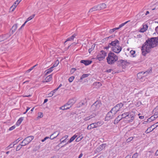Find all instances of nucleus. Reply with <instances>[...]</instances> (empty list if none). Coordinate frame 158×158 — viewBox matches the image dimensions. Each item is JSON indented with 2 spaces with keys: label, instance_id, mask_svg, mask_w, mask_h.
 Wrapping results in <instances>:
<instances>
[{
  "label": "nucleus",
  "instance_id": "1",
  "mask_svg": "<svg viewBox=\"0 0 158 158\" xmlns=\"http://www.w3.org/2000/svg\"><path fill=\"white\" fill-rule=\"evenodd\" d=\"M158 45V37L149 38L143 44L141 48L142 54L145 56L152 49Z\"/></svg>",
  "mask_w": 158,
  "mask_h": 158
},
{
  "label": "nucleus",
  "instance_id": "2",
  "mask_svg": "<svg viewBox=\"0 0 158 158\" xmlns=\"http://www.w3.org/2000/svg\"><path fill=\"white\" fill-rule=\"evenodd\" d=\"M119 41L117 40L111 41L107 46L105 48L106 49L111 48V50L117 53H118L122 50V47L119 45Z\"/></svg>",
  "mask_w": 158,
  "mask_h": 158
},
{
  "label": "nucleus",
  "instance_id": "3",
  "mask_svg": "<svg viewBox=\"0 0 158 158\" xmlns=\"http://www.w3.org/2000/svg\"><path fill=\"white\" fill-rule=\"evenodd\" d=\"M118 56L114 53L110 52L106 58L107 63L110 64H112L118 60Z\"/></svg>",
  "mask_w": 158,
  "mask_h": 158
},
{
  "label": "nucleus",
  "instance_id": "4",
  "mask_svg": "<svg viewBox=\"0 0 158 158\" xmlns=\"http://www.w3.org/2000/svg\"><path fill=\"white\" fill-rule=\"evenodd\" d=\"M123 104L122 103L118 104L113 107L111 110L114 112V113L116 114L123 106Z\"/></svg>",
  "mask_w": 158,
  "mask_h": 158
},
{
  "label": "nucleus",
  "instance_id": "5",
  "mask_svg": "<svg viewBox=\"0 0 158 158\" xmlns=\"http://www.w3.org/2000/svg\"><path fill=\"white\" fill-rule=\"evenodd\" d=\"M152 71V69H150V70L146 71L145 72H139V73H137V75L138 78L139 79H141L143 77H144V76H146L149 73H151Z\"/></svg>",
  "mask_w": 158,
  "mask_h": 158
},
{
  "label": "nucleus",
  "instance_id": "6",
  "mask_svg": "<svg viewBox=\"0 0 158 158\" xmlns=\"http://www.w3.org/2000/svg\"><path fill=\"white\" fill-rule=\"evenodd\" d=\"M106 55V52L103 50H101L99 54L97 56L96 58L99 61L102 60L105 58Z\"/></svg>",
  "mask_w": 158,
  "mask_h": 158
},
{
  "label": "nucleus",
  "instance_id": "7",
  "mask_svg": "<svg viewBox=\"0 0 158 158\" xmlns=\"http://www.w3.org/2000/svg\"><path fill=\"white\" fill-rule=\"evenodd\" d=\"M115 114L114 113V112L111 110L107 114L105 117V120L108 121L110 119L113 118L115 116Z\"/></svg>",
  "mask_w": 158,
  "mask_h": 158
},
{
  "label": "nucleus",
  "instance_id": "8",
  "mask_svg": "<svg viewBox=\"0 0 158 158\" xmlns=\"http://www.w3.org/2000/svg\"><path fill=\"white\" fill-rule=\"evenodd\" d=\"M34 138V136H28L23 140V143L25 144H27L33 139Z\"/></svg>",
  "mask_w": 158,
  "mask_h": 158
},
{
  "label": "nucleus",
  "instance_id": "9",
  "mask_svg": "<svg viewBox=\"0 0 158 158\" xmlns=\"http://www.w3.org/2000/svg\"><path fill=\"white\" fill-rule=\"evenodd\" d=\"M76 100L74 98L70 99L68 102L66 103L69 108L72 107L73 105L75 103Z\"/></svg>",
  "mask_w": 158,
  "mask_h": 158
},
{
  "label": "nucleus",
  "instance_id": "10",
  "mask_svg": "<svg viewBox=\"0 0 158 158\" xmlns=\"http://www.w3.org/2000/svg\"><path fill=\"white\" fill-rule=\"evenodd\" d=\"M78 135H77V134H75L74 135H73L72 137L71 138L70 140L67 143H66L64 145L62 146L61 147H63L65 146L67 144H68L69 143L72 142L73 141L74 139L77 137Z\"/></svg>",
  "mask_w": 158,
  "mask_h": 158
},
{
  "label": "nucleus",
  "instance_id": "11",
  "mask_svg": "<svg viewBox=\"0 0 158 158\" xmlns=\"http://www.w3.org/2000/svg\"><path fill=\"white\" fill-rule=\"evenodd\" d=\"M97 8L98 10L103 9L105 8L106 7V5L104 3H102L97 6Z\"/></svg>",
  "mask_w": 158,
  "mask_h": 158
},
{
  "label": "nucleus",
  "instance_id": "12",
  "mask_svg": "<svg viewBox=\"0 0 158 158\" xmlns=\"http://www.w3.org/2000/svg\"><path fill=\"white\" fill-rule=\"evenodd\" d=\"M80 62L84 64L85 65H88L91 64L92 62V61L88 60H81Z\"/></svg>",
  "mask_w": 158,
  "mask_h": 158
},
{
  "label": "nucleus",
  "instance_id": "13",
  "mask_svg": "<svg viewBox=\"0 0 158 158\" xmlns=\"http://www.w3.org/2000/svg\"><path fill=\"white\" fill-rule=\"evenodd\" d=\"M106 144L105 143L102 144L99 146L96 149L97 152H99L102 150L103 148H105Z\"/></svg>",
  "mask_w": 158,
  "mask_h": 158
},
{
  "label": "nucleus",
  "instance_id": "14",
  "mask_svg": "<svg viewBox=\"0 0 158 158\" xmlns=\"http://www.w3.org/2000/svg\"><path fill=\"white\" fill-rule=\"evenodd\" d=\"M10 35L8 34L5 35H4L0 36V42L4 41L8 38Z\"/></svg>",
  "mask_w": 158,
  "mask_h": 158
},
{
  "label": "nucleus",
  "instance_id": "15",
  "mask_svg": "<svg viewBox=\"0 0 158 158\" xmlns=\"http://www.w3.org/2000/svg\"><path fill=\"white\" fill-rule=\"evenodd\" d=\"M93 105H94L95 107H97L98 109H99L101 105V104L100 101H97L95 102Z\"/></svg>",
  "mask_w": 158,
  "mask_h": 158
},
{
  "label": "nucleus",
  "instance_id": "16",
  "mask_svg": "<svg viewBox=\"0 0 158 158\" xmlns=\"http://www.w3.org/2000/svg\"><path fill=\"white\" fill-rule=\"evenodd\" d=\"M148 26L147 25L145 24L143 25V27L140 30V31L142 32H144L145 31L148 29Z\"/></svg>",
  "mask_w": 158,
  "mask_h": 158
},
{
  "label": "nucleus",
  "instance_id": "17",
  "mask_svg": "<svg viewBox=\"0 0 158 158\" xmlns=\"http://www.w3.org/2000/svg\"><path fill=\"white\" fill-rule=\"evenodd\" d=\"M52 74H50L46 77L45 79V81H43V82H48L51 80L52 79Z\"/></svg>",
  "mask_w": 158,
  "mask_h": 158
},
{
  "label": "nucleus",
  "instance_id": "18",
  "mask_svg": "<svg viewBox=\"0 0 158 158\" xmlns=\"http://www.w3.org/2000/svg\"><path fill=\"white\" fill-rule=\"evenodd\" d=\"M17 24H15L12 27L11 29H10V30H12V34H13L15 31L16 29L17 28Z\"/></svg>",
  "mask_w": 158,
  "mask_h": 158
},
{
  "label": "nucleus",
  "instance_id": "19",
  "mask_svg": "<svg viewBox=\"0 0 158 158\" xmlns=\"http://www.w3.org/2000/svg\"><path fill=\"white\" fill-rule=\"evenodd\" d=\"M76 36V35L75 34H74L73 35L70 37L69 38L67 39L66 41L65 42V43L67 41L73 40L74 38Z\"/></svg>",
  "mask_w": 158,
  "mask_h": 158
},
{
  "label": "nucleus",
  "instance_id": "20",
  "mask_svg": "<svg viewBox=\"0 0 158 158\" xmlns=\"http://www.w3.org/2000/svg\"><path fill=\"white\" fill-rule=\"evenodd\" d=\"M17 3L15 1L11 6H10V9L12 8L11 11H13L17 6Z\"/></svg>",
  "mask_w": 158,
  "mask_h": 158
},
{
  "label": "nucleus",
  "instance_id": "21",
  "mask_svg": "<svg viewBox=\"0 0 158 158\" xmlns=\"http://www.w3.org/2000/svg\"><path fill=\"white\" fill-rule=\"evenodd\" d=\"M53 68H52V67L46 70L45 71V72H46L45 75H47L48 74L50 73H51L52 71V69Z\"/></svg>",
  "mask_w": 158,
  "mask_h": 158
},
{
  "label": "nucleus",
  "instance_id": "22",
  "mask_svg": "<svg viewBox=\"0 0 158 158\" xmlns=\"http://www.w3.org/2000/svg\"><path fill=\"white\" fill-rule=\"evenodd\" d=\"M57 132V131H55V132H54L52 134L50 135V137H49V138H50L51 139H54V138H56L59 135V133L57 135H56V136H55L54 137H53V136Z\"/></svg>",
  "mask_w": 158,
  "mask_h": 158
},
{
  "label": "nucleus",
  "instance_id": "23",
  "mask_svg": "<svg viewBox=\"0 0 158 158\" xmlns=\"http://www.w3.org/2000/svg\"><path fill=\"white\" fill-rule=\"evenodd\" d=\"M97 6H95L91 8L89 11L88 12H92L94 11H95L97 10H98V9L97 8Z\"/></svg>",
  "mask_w": 158,
  "mask_h": 158
},
{
  "label": "nucleus",
  "instance_id": "24",
  "mask_svg": "<svg viewBox=\"0 0 158 158\" xmlns=\"http://www.w3.org/2000/svg\"><path fill=\"white\" fill-rule=\"evenodd\" d=\"M129 112H125L124 114H123L121 115V118H125L126 117H129Z\"/></svg>",
  "mask_w": 158,
  "mask_h": 158
},
{
  "label": "nucleus",
  "instance_id": "25",
  "mask_svg": "<svg viewBox=\"0 0 158 158\" xmlns=\"http://www.w3.org/2000/svg\"><path fill=\"white\" fill-rule=\"evenodd\" d=\"M68 105H67V104L64 105V106H62L61 107H60V109L61 110H67L68 109H69L70 108L68 106V107H66Z\"/></svg>",
  "mask_w": 158,
  "mask_h": 158
},
{
  "label": "nucleus",
  "instance_id": "26",
  "mask_svg": "<svg viewBox=\"0 0 158 158\" xmlns=\"http://www.w3.org/2000/svg\"><path fill=\"white\" fill-rule=\"evenodd\" d=\"M99 109L97 108V107H95L94 105H92L91 106L90 109L91 111H97Z\"/></svg>",
  "mask_w": 158,
  "mask_h": 158
},
{
  "label": "nucleus",
  "instance_id": "27",
  "mask_svg": "<svg viewBox=\"0 0 158 158\" xmlns=\"http://www.w3.org/2000/svg\"><path fill=\"white\" fill-rule=\"evenodd\" d=\"M23 117H21L19 118V119L17 121L16 124L17 126H19L23 120Z\"/></svg>",
  "mask_w": 158,
  "mask_h": 158
},
{
  "label": "nucleus",
  "instance_id": "28",
  "mask_svg": "<svg viewBox=\"0 0 158 158\" xmlns=\"http://www.w3.org/2000/svg\"><path fill=\"white\" fill-rule=\"evenodd\" d=\"M122 118H121V116L120 115H119L118 116L117 118L115 119L114 121V123L115 124V122H116V123H118V122L121 119H122Z\"/></svg>",
  "mask_w": 158,
  "mask_h": 158
},
{
  "label": "nucleus",
  "instance_id": "29",
  "mask_svg": "<svg viewBox=\"0 0 158 158\" xmlns=\"http://www.w3.org/2000/svg\"><path fill=\"white\" fill-rule=\"evenodd\" d=\"M89 75L90 74H83L81 77V79L82 80L85 78L87 77H88Z\"/></svg>",
  "mask_w": 158,
  "mask_h": 158
},
{
  "label": "nucleus",
  "instance_id": "30",
  "mask_svg": "<svg viewBox=\"0 0 158 158\" xmlns=\"http://www.w3.org/2000/svg\"><path fill=\"white\" fill-rule=\"evenodd\" d=\"M95 44H93L92 45L91 48L89 49V53H90L93 50H94V48L95 47Z\"/></svg>",
  "mask_w": 158,
  "mask_h": 158
},
{
  "label": "nucleus",
  "instance_id": "31",
  "mask_svg": "<svg viewBox=\"0 0 158 158\" xmlns=\"http://www.w3.org/2000/svg\"><path fill=\"white\" fill-rule=\"evenodd\" d=\"M95 114H94V115H91V116H89L86 117L84 118V120L86 121L89 120L90 118H91L93 117H94L95 116Z\"/></svg>",
  "mask_w": 158,
  "mask_h": 158
},
{
  "label": "nucleus",
  "instance_id": "32",
  "mask_svg": "<svg viewBox=\"0 0 158 158\" xmlns=\"http://www.w3.org/2000/svg\"><path fill=\"white\" fill-rule=\"evenodd\" d=\"M35 15L33 14L31 16H30L29 17H28L26 21V22H27L28 21L31 20L35 16Z\"/></svg>",
  "mask_w": 158,
  "mask_h": 158
},
{
  "label": "nucleus",
  "instance_id": "33",
  "mask_svg": "<svg viewBox=\"0 0 158 158\" xmlns=\"http://www.w3.org/2000/svg\"><path fill=\"white\" fill-rule=\"evenodd\" d=\"M130 21L129 20L128 21L125 23H123L121 24L120 25H119V26L118 27H117L118 28V29H119V28H121L125 24H126L128 22H129Z\"/></svg>",
  "mask_w": 158,
  "mask_h": 158
},
{
  "label": "nucleus",
  "instance_id": "34",
  "mask_svg": "<svg viewBox=\"0 0 158 158\" xmlns=\"http://www.w3.org/2000/svg\"><path fill=\"white\" fill-rule=\"evenodd\" d=\"M130 21L129 20L128 21L125 23H123L121 24L120 25H119V26L118 27H117L118 28V29H119V28H121L125 24H126L128 22H129Z\"/></svg>",
  "mask_w": 158,
  "mask_h": 158
},
{
  "label": "nucleus",
  "instance_id": "35",
  "mask_svg": "<svg viewBox=\"0 0 158 158\" xmlns=\"http://www.w3.org/2000/svg\"><path fill=\"white\" fill-rule=\"evenodd\" d=\"M59 64V61L58 60H57L55 62L54 64H53V66H52V68H54L57 66Z\"/></svg>",
  "mask_w": 158,
  "mask_h": 158
},
{
  "label": "nucleus",
  "instance_id": "36",
  "mask_svg": "<svg viewBox=\"0 0 158 158\" xmlns=\"http://www.w3.org/2000/svg\"><path fill=\"white\" fill-rule=\"evenodd\" d=\"M116 64L118 66H122V60H120L118 61L117 60L116 62Z\"/></svg>",
  "mask_w": 158,
  "mask_h": 158
},
{
  "label": "nucleus",
  "instance_id": "37",
  "mask_svg": "<svg viewBox=\"0 0 158 158\" xmlns=\"http://www.w3.org/2000/svg\"><path fill=\"white\" fill-rule=\"evenodd\" d=\"M150 128H148L147 129V130L146 131H145V132L146 133V134H148V133H149L150 132L152 131L154 129H155V128L156 127H154V128H153V129H152V130H151L150 129Z\"/></svg>",
  "mask_w": 158,
  "mask_h": 158
},
{
  "label": "nucleus",
  "instance_id": "38",
  "mask_svg": "<svg viewBox=\"0 0 158 158\" xmlns=\"http://www.w3.org/2000/svg\"><path fill=\"white\" fill-rule=\"evenodd\" d=\"M22 145H21V144L19 145L16 148V151H18L20 149L22 148Z\"/></svg>",
  "mask_w": 158,
  "mask_h": 158
},
{
  "label": "nucleus",
  "instance_id": "39",
  "mask_svg": "<svg viewBox=\"0 0 158 158\" xmlns=\"http://www.w3.org/2000/svg\"><path fill=\"white\" fill-rule=\"evenodd\" d=\"M20 139V138H18L13 142V146H14L17 143H18L19 142V141L20 140L19 139Z\"/></svg>",
  "mask_w": 158,
  "mask_h": 158
},
{
  "label": "nucleus",
  "instance_id": "40",
  "mask_svg": "<svg viewBox=\"0 0 158 158\" xmlns=\"http://www.w3.org/2000/svg\"><path fill=\"white\" fill-rule=\"evenodd\" d=\"M128 62L124 60H122V66H124L126 65Z\"/></svg>",
  "mask_w": 158,
  "mask_h": 158
},
{
  "label": "nucleus",
  "instance_id": "41",
  "mask_svg": "<svg viewBox=\"0 0 158 158\" xmlns=\"http://www.w3.org/2000/svg\"><path fill=\"white\" fill-rule=\"evenodd\" d=\"M118 30V28L117 27L114 28L113 29H110V30L109 32L110 33L114 32L116 30Z\"/></svg>",
  "mask_w": 158,
  "mask_h": 158
},
{
  "label": "nucleus",
  "instance_id": "42",
  "mask_svg": "<svg viewBox=\"0 0 158 158\" xmlns=\"http://www.w3.org/2000/svg\"><path fill=\"white\" fill-rule=\"evenodd\" d=\"M56 91H54V89L53 91H51V93H50L49 94H48L49 97H51L54 94L55 92Z\"/></svg>",
  "mask_w": 158,
  "mask_h": 158
},
{
  "label": "nucleus",
  "instance_id": "43",
  "mask_svg": "<svg viewBox=\"0 0 158 158\" xmlns=\"http://www.w3.org/2000/svg\"><path fill=\"white\" fill-rule=\"evenodd\" d=\"M74 77L73 76H72L69 79V81L70 82H72L74 80Z\"/></svg>",
  "mask_w": 158,
  "mask_h": 158
},
{
  "label": "nucleus",
  "instance_id": "44",
  "mask_svg": "<svg viewBox=\"0 0 158 158\" xmlns=\"http://www.w3.org/2000/svg\"><path fill=\"white\" fill-rule=\"evenodd\" d=\"M138 153L137 152H136L135 154H134L133 156H132V158H137L138 156Z\"/></svg>",
  "mask_w": 158,
  "mask_h": 158
},
{
  "label": "nucleus",
  "instance_id": "45",
  "mask_svg": "<svg viewBox=\"0 0 158 158\" xmlns=\"http://www.w3.org/2000/svg\"><path fill=\"white\" fill-rule=\"evenodd\" d=\"M129 118H131L130 120H129V121L131 122H132L134 119V116H132L131 115H129Z\"/></svg>",
  "mask_w": 158,
  "mask_h": 158
},
{
  "label": "nucleus",
  "instance_id": "46",
  "mask_svg": "<svg viewBox=\"0 0 158 158\" xmlns=\"http://www.w3.org/2000/svg\"><path fill=\"white\" fill-rule=\"evenodd\" d=\"M133 139V137H131L128 138L127 140V142L128 143L129 142H130Z\"/></svg>",
  "mask_w": 158,
  "mask_h": 158
},
{
  "label": "nucleus",
  "instance_id": "47",
  "mask_svg": "<svg viewBox=\"0 0 158 158\" xmlns=\"http://www.w3.org/2000/svg\"><path fill=\"white\" fill-rule=\"evenodd\" d=\"M43 117V114L42 113H38V117L41 118Z\"/></svg>",
  "mask_w": 158,
  "mask_h": 158
},
{
  "label": "nucleus",
  "instance_id": "48",
  "mask_svg": "<svg viewBox=\"0 0 158 158\" xmlns=\"http://www.w3.org/2000/svg\"><path fill=\"white\" fill-rule=\"evenodd\" d=\"M83 137L81 138H80V137L77 138L76 139V141L77 142H79V141H81Z\"/></svg>",
  "mask_w": 158,
  "mask_h": 158
},
{
  "label": "nucleus",
  "instance_id": "49",
  "mask_svg": "<svg viewBox=\"0 0 158 158\" xmlns=\"http://www.w3.org/2000/svg\"><path fill=\"white\" fill-rule=\"evenodd\" d=\"M156 118H157L158 117V112H156L153 115Z\"/></svg>",
  "mask_w": 158,
  "mask_h": 158
},
{
  "label": "nucleus",
  "instance_id": "50",
  "mask_svg": "<svg viewBox=\"0 0 158 158\" xmlns=\"http://www.w3.org/2000/svg\"><path fill=\"white\" fill-rule=\"evenodd\" d=\"M135 51L133 50H131L130 52V53H131V55L133 56H134V55L135 53Z\"/></svg>",
  "mask_w": 158,
  "mask_h": 158
},
{
  "label": "nucleus",
  "instance_id": "51",
  "mask_svg": "<svg viewBox=\"0 0 158 158\" xmlns=\"http://www.w3.org/2000/svg\"><path fill=\"white\" fill-rule=\"evenodd\" d=\"M63 139H62V138L60 139V143L59 144H58V145H60V144L62 143H64V142H66L65 141V139H64L63 140H62Z\"/></svg>",
  "mask_w": 158,
  "mask_h": 158
},
{
  "label": "nucleus",
  "instance_id": "52",
  "mask_svg": "<svg viewBox=\"0 0 158 158\" xmlns=\"http://www.w3.org/2000/svg\"><path fill=\"white\" fill-rule=\"evenodd\" d=\"M62 86V84H60L59 85V86L56 89H54V91H57L58 89L60 88L61 86Z\"/></svg>",
  "mask_w": 158,
  "mask_h": 158
},
{
  "label": "nucleus",
  "instance_id": "53",
  "mask_svg": "<svg viewBox=\"0 0 158 158\" xmlns=\"http://www.w3.org/2000/svg\"><path fill=\"white\" fill-rule=\"evenodd\" d=\"M27 22H26V21L25 22V23L22 25V26H21V27L19 28V30H20L21 29V28L23 27L25 25V24H26V23H27Z\"/></svg>",
  "mask_w": 158,
  "mask_h": 158
},
{
  "label": "nucleus",
  "instance_id": "54",
  "mask_svg": "<svg viewBox=\"0 0 158 158\" xmlns=\"http://www.w3.org/2000/svg\"><path fill=\"white\" fill-rule=\"evenodd\" d=\"M150 118L151 119L152 121H153L155 118H155L154 115L151 116L150 117Z\"/></svg>",
  "mask_w": 158,
  "mask_h": 158
},
{
  "label": "nucleus",
  "instance_id": "55",
  "mask_svg": "<svg viewBox=\"0 0 158 158\" xmlns=\"http://www.w3.org/2000/svg\"><path fill=\"white\" fill-rule=\"evenodd\" d=\"M91 127L92 129L95 128V127H94V125L93 123L90 124Z\"/></svg>",
  "mask_w": 158,
  "mask_h": 158
},
{
  "label": "nucleus",
  "instance_id": "56",
  "mask_svg": "<svg viewBox=\"0 0 158 158\" xmlns=\"http://www.w3.org/2000/svg\"><path fill=\"white\" fill-rule=\"evenodd\" d=\"M87 129L88 130H91V129H92V128H91V127L90 124L88 125V126L87 127Z\"/></svg>",
  "mask_w": 158,
  "mask_h": 158
},
{
  "label": "nucleus",
  "instance_id": "57",
  "mask_svg": "<svg viewBox=\"0 0 158 158\" xmlns=\"http://www.w3.org/2000/svg\"><path fill=\"white\" fill-rule=\"evenodd\" d=\"M33 69V68H31L27 70L26 72V73H29L30 72L31 70H32Z\"/></svg>",
  "mask_w": 158,
  "mask_h": 158
},
{
  "label": "nucleus",
  "instance_id": "58",
  "mask_svg": "<svg viewBox=\"0 0 158 158\" xmlns=\"http://www.w3.org/2000/svg\"><path fill=\"white\" fill-rule=\"evenodd\" d=\"M76 70V69L75 68H72L71 70V72L73 73Z\"/></svg>",
  "mask_w": 158,
  "mask_h": 158
},
{
  "label": "nucleus",
  "instance_id": "59",
  "mask_svg": "<svg viewBox=\"0 0 158 158\" xmlns=\"http://www.w3.org/2000/svg\"><path fill=\"white\" fill-rule=\"evenodd\" d=\"M15 128V126L14 125L10 127V131L14 129Z\"/></svg>",
  "mask_w": 158,
  "mask_h": 158
},
{
  "label": "nucleus",
  "instance_id": "60",
  "mask_svg": "<svg viewBox=\"0 0 158 158\" xmlns=\"http://www.w3.org/2000/svg\"><path fill=\"white\" fill-rule=\"evenodd\" d=\"M93 123L94 125L95 128L97 127H98V125H97V123Z\"/></svg>",
  "mask_w": 158,
  "mask_h": 158
},
{
  "label": "nucleus",
  "instance_id": "61",
  "mask_svg": "<svg viewBox=\"0 0 158 158\" xmlns=\"http://www.w3.org/2000/svg\"><path fill=\"white\" fill-rule=\"evenodd\" d=\"M68 135H66L64 136L62 138V139H64V138H65V139H66L67 138H68Z\"/></svg>",
  "mask_w": 158,
  "mask_h": 158
},
{
  "label": "nucleus",
  "instance_id": "62",
  "mask_svg": "<svg viewBox=\"0 0 158 158\" xmlns=\"http://www.w3.org/2000/svg\"><path fill=\"white\" fill-rule=\"evenodd\" d=\"M155 31H156V32L158 34V26H157L156 28L155 29Z\"/></svg>",
  "mask_w": 158,
  "mask_h": 158
},
{
  "label": "nucleus",
  "instance_id": "63",
  "mask_svg": "<svg viewBox=\"0 0 158 158\" xmlns=\"http://www.w3.org/2000/svg\"><path fill=\"white\" fill-rule=\"evenodd\" d=\"M22 0H17L15 2L17 3V4H18L19 3L21 2Z\"/></svg>",
  "mask_w": 158,
  "mask_h": 158
},
{
  "label": "nucleus",
  "instance_id": "64",
  "mask_svg": "<svg viewBox=\"0 0 158 158\" xmlns=\"http://www.w3.org/2000/svg\"><path fill=\"white\" fill-rule=\"evenodd\" d=\"M112 70L111 69H109L106 70V72L108 73L110 72Z\"/></svg>",
  "mask_w": 158,
  "mask_h": 158
}]
</instances>
